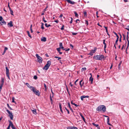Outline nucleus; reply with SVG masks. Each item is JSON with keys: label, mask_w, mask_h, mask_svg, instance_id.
I'll list each match as a JSON object with an SVG mask.
<instances>
[{"label": "nucleus", "mask_w": 129, "mask_h": 129, "mask_svg": "<svg viewBox=\"0 0 129 129\" xmlns=\"http://www.w3.org/2000/svg\"><path fill=\"white\" fill-rule=\"evenodd\" d=\"M96 110L98 111H101L102 110L103 112H105L106 111V108L104 105L100 106L96 108Z\"/></svg>", "instance_id": "nucleus-1"}, {"label": "nucleus", "mask_w": 129, "mask_h": 129, "mask_svg": "<svg viewBox=\"0 0 129 129\" xmlns=\"http://www.w3.org/2000/svg\"><path fill=\"white\" fill-rule=\"evenodd\" d=\"M104 57V56L103 55H97L94 56L93 57V58L94 59L96 60H101Z\"/></svg>", "instance_id": "nucleus-2"}, {"label": "nucleus", "mask_w": 129, "mask_h": 129, "mask_svg": "<svg viewBox=\"0 0 129 129\" xmlns=\"http://www.w3.org/2000/svg\"><path fill=\"white\" fill-rule=\"evenodd\" d=\"M51 63V61L49 60L47 61V63L44 67L43 68V70H47L49 68V67L50 66Z\"/></svg>", "instance_id": "nucleus-3"}, {"label": "nucleus", "mask_w": 129, "mask_h": 129, "mask_svg": "<svg viewBox=\"0 0 129 129\" xmlns=\"http://www.w3.org/2000/svg\"><path fill=\"white\" fill-rule=\"evenodd\" d=\"M31 90L33 91L34 93L36 95L39 96L40 95V92L38 90H36L35 89L34 87Z\"/></svg>", "instance_id": "nucleus-4"}, {"label": "nucleus", "mask_w": 129, "mask_h": 129, "mask_svg": "<svg viewBox=\"0 0 129 129\" xmlns=\"http://www.w3.org/2000/svg\"><path fill=\"white\" fill-rule=\"evenodd\" d=\"M36 56L37 58L38 62L40 63H42L43 61V59L42 58L40 57L38 54H36Z\"/></svg>", "instance_id": "nucleus-5"}, {"label": "nucleus", "mask_w": 129, "mask_h": 129, "mask_svg": "<svg viewBox=\"0 0 129 129\" xmlns=\"http://www.w3.org/2000/svg\"><path fill=\"white\" fill-rule=\"evenodd\" d=\"M6 111L9 114V116L10 117V119L12 120L13 119V115L12 114V113L8 109L6 110Z\"/></svg>", "instance_id": "nucleus-6"}, {"label": "nucleus", "mask_w": 129, "mask_h": 129, "mask_svg": "<svg viewBox=\"0 0 129 129\" xmlns=\"http://www.w3.org/2000/svg\"><path fill=\"white\" fill-rule=\"evenodd\" d=\"M96 48L95 47L94 48V50H92L90 51V52L88 54V55H90L91 56H92L93 54L96 51Z\"/></svg>", "instance_id": "nucleus-7"}, {"label": "nucleus", "mask_w": 129, "mask_h": 129, "mask_svg": "<svg viewBox=\"0 0 129 129\" xmlns=\"http://www.w3.org/2000/svg\"><path fill=\"white\" fill-rule=\"evenodd\" d=\"M6 74L8 78V79L9 80H10V78L9 76V70L8 69L7 67H6Z\"/></svg>", "instance_id": "nucleus-8"}, {"label": "nucleus", "mask_w": 129, "mask_h": 129, "mask_svg": "<svg viewBox=\"0 0 129 129\" xmlns=\"http://www.w3.org/2000/svg\"><path fill=\"white\" fill-rule=\"evenodd\" d=\"M66 1L68 2V3L72 4L73 5L74 4H75V3L73 1H71V0H66Z\"/></svg>", "instance_id": "nucleus-9"}, {"label": "nucleus", "mask_w": 129, "mask_h": 129, "mask_svg": "<svg viewBox=\"0 0 129 129\" xmlns=\"http://www.w3.org/2000/svg\"><path fill=\"white\" fill-rule=\"evenodd\" d=\"M67 129H78L76 127L74 126H69L67 128Z\"/></svg>", "instance_id": "nucleus-10"}, {"label": "nucleus", "mask_w": 129, "mask_h": 129, "mask_svg": "<svg viewBox=\"0 0 129 129\" xmlns=\"http://www.w3.org/2000/svg\"><path fill=\"white\" fill-rule=\"evenodd\" d=\"M41 41H42L45 42L46 41V38L44 37H42L41 39Z\"/></svg>", "instance_id": "nucleus-11"}, {"label": "nucleus", "mask_w": 129, "mask_h": 129, "mask_svg": "<svg viewBox=\"0 0 129 129\" xmlns=\"http://www.w3.org/2000/svg\"><path fill=\"white\" fill-rule=\"evenodd\" d=\"M26 84L27 85V87L31 89H32L34 87H33L32 86H30L29 85V83H26Z\"/></svg>", "instance_id": "nucleus-12"}, {"label": "nucleus", "mask_w": 129, "mask_h": 129, "mask_svg": "<svg viewBox=\"0 0 129 129\" xmlns=\"http://www.w3.org/2000/svg\"><path fill=\"white\" fill-rule=\"evenodd\" d=\"M128 38H129L128 36H127L126 39L127 40L128 43H127V47L126 48V49H127V48H128V46H129V41L128 40ZM126 50H127V49H126Z\"/></svg>", "instance_id": "nucleus-13"}, {"label": "nucleus", "mask_w": 129, "mask_h": 129, "mask_svg": "<svg viewBox=\"0 0 129 129\" xmlns=\"http://www.w3.org/2000/svg\"><path fill=\"white\" fill-rule=\"evenodd\" d=\"M59 107L60 109V111L62 113H63V112L62 110V109L61 105V104L60 103H59Z\"/></svg>", "instance_id": "nucleus-14"}, {"label": "nucleus", "mask_w": 129, "mask_h": 129, "mask_svg": "<svg viewBox=\"0 0 129 129\" xmlns=\"http://www.w3.org/2000/svg\"><path fill=\"white\" fill-rule=\"evenodd\" d=\"M8 25H9L10 27H11L13 26L12 24V21H10L9 23H8Z\"/></svg>", "instance_id": "nucleus-15"}, {"label": "nucleus", "mask_w": 129, "mask_h": 129, "mask_svg": "<svg viewBox=\"0 0 129 129\" xmlns=\"http://www.w3.org/2000/svg\"><path fill=\"white\" fill-rule=\"evenodd\" d=\"M9 10L10 12V13L11 15H13V12L10 7H9Z\"/></svg>", "instance_id": "nucleus-16"}, {"label": "nucleus", "mask_w": 129, "mask_h": 129, "mask_svg": "<svg viewBox=\"0 0 129 129\" xmlns=\"http://www.w3.org/2000/svg\"><path fill=\"white\" fill-rule=\"evenodd\" d=\"M79 114L80 116L82 118L83 120L84 121H85V119L84 118V117H83V116L82 115V114L80 113H79Z\"/></svg>", "instance_id": "nucleus-17"}, {"label": "nucleus", "mask_w": 129, "mask_h": 129, "mask_svg": "<svg viewBox=\"0 0 129 129\" xmlns=\"http://www.w3.org/2000/svg\"><path fill=\"white\" fill-rule=\"evenodd\" d=\"M31 110L34 114H37L36 110V109H35L34 110Z\"/></svg>", "instance_id": "nucleus-18"}, {"label": "nucleus", "mask_w": 129, "mask_h": 129, "mask_svg": "<svg viewBox=\"0 0 129 129\" xmlns=\"http://www.w3.org/2000/svg\"><path fill=\"white\" fill-rule=\"evenodd\" d=\"M93 78L92 77V76H91L89 78V80L91 82V83L92 84V82L93 81Z\"/></svg>", "instance_id": "nucleus-19"}, {"label": "nucleus", "mask_w": 129, "mask_h": 129, "mask_svg": "<svg viewBox=\"0 0 129 129\" xmlns=\"http://www.w3.org/2000/svg\"><path fill=\"white\" fill-rule=\"evenodd\" d=\"M27 34L28 36L30 38H32V37L31 36L30 34V33H29V31H27Z\"/></svg>", "instance_id": "nucleus-20"}, {"label": "nucleus", "mask_w": 129, "mask_h": 129, "mask_svg": "<svg viewBox=\"0 0 129 129\" xmlns=\"http://www.w3.org/2000/svg\"><path fill=\"white\" fill-rule=\"evenodd\" d=\"M50 100L51 103L52 104H53V102L52 99V98L51 94H50Z\"/></svg>", "instance_id": "nucleus-21"}, {"label": "nucleus", "mask_w": 129, "mask_h": 129, "mask_svg": "<svg viewBox=\"0 0 129 129\" xmlns=\"http://www.w3.org/2000/svg\"><path fill=\"white\" fill-rule=\"evenodd\" d=\"M1 84L3 85L4 83V79L3 78L1 79Z\"/></svg>", "instance_id": "nucleus-22"}, {"label": "nucleus", "mask_w": 129, "mask_h": 129, "mask_svg": "<svg viewBox=\"0 0 129 129\" xmlns=\"http://www.w3.org/2000/svg\"><path fill=\"white\" fill-rule=\"evenodd\" d=\"M109 118H107V123L108 124L110 125H111V124L109 123Z\"/></svg>", "instance_id": "nucleus-23"}, {"label": "nucleus", "mask_w": 129, "mask_h": 129, "mask_svg": "<svg viewBox=\"0 0 129 129\" xmlns=\"http://www.w3.org/2000/svg\"><path fill=\"white\" fill-rule=\"evenodd\" d=\"M92 124L94 126H95L96 127H98V126H99V125L95 124L94 122L92 123Z\"/></svg>", "instance_id": "nucleus-24"}, {"label": "nucleus", "mask_w": 129, "mask_h": 129, "mask_svg": "<svg viewBox=\"0 0 129 129\" xmlns=\"http://www.w3.org/2000/svg\"><path fill=\"white\" fill-rule=\"evenodd\" d=\"M7 106L9 109L10 110H13V109H12L10 107V106L8 104H7Z\"/></svg>", "instance_id": "nucleus-25"}, {"label": "nucleus", "mask_w": 129, "mask_h": 129, "mask_svg": "<svg viewBox=\"0 0 129 129\" xmlns=\"http://www.w3.org/2000/svg\"><path fill=\"white\" fill-rule=\"evenodd\" d=\"M74 14H75V16L76 17H78V14L76 12L74 11Z\"/></svg>", "instance_id": "nucleus-26"}, {"label": "nucleus", "mask_w": 129, "mask_h": 129, "mask_svg": "<svg viewBox=\"0 0 129 129\" xmlns=\"http://www.w3.org/2000/svg\"><path fill=\"white\" fill-rule=\"evenodd\" d=\"M44 87L45 88L44 90L45 91H46L47 90V86H46V84L45 83H44Z\"/></svg>", "instance_id": "nucleus-27"}, {"label": "nucleus", "mask_w": 129, "mask_h": 129, "mask_svg": "<svg viewBox=\"0 0 129 129\" xmlns=\"http://www.w3.org/2000/svg\"><path fill=\"white\" fill-rule=\"evenodd\" d=\"M11 127L12 129H17V128L15 127L14 126L13 124H12V125H11Z\"/></svg>", "instance_id": "nucleus-28"}, {"label": "nucleus", "mask_w": 129, "mask_h": 129, "mask_svg": "<svg viewBox=\"0 0 129 129\" xmlns=\"http://www.w3.org/2000/svg\"><path fill=\"white\" fill-rule=\"evenodd\" d=\"M1 22L2 24L5 25L6 24V22L4 20L1 21Z\"/></svg>", "instance_id": "nucleus-29"}, {"label": "nucleus", "mask_w": 129, "mask_h": 129, "mask_svg": "<svg viewBox=\"0 0 129 129\" xmlns=\"http://www.w3.org/2000/svg\"><path fill=\"white\" fill-rule=\"evenodd\" d=\"M85 95H82L81 96V100L83 101V99L85 98Z\"/></svg>", "instance_id": "nucleus-30"}, {"label": "nucleus", "mask_w": 129, "mask_h": 129, "mask_svg": "<svg viewBox=\"0 0 129 129\" xmlns=\"http://www.w3.org/2000/svg\"><path fill=\"white\" fill-rule=\"evenodd\" d=\"M71 103L72 104V105H74L76 107H77L78 106L76 104H75V103H73L72 102V101L71 102Z\"/></svg>", "instance_id": "nucleus-31"}, {"label": "nucleus", "mask_w": 129, "mask_h": 129, "mask_svg": "<svg viewBox=\"0 0 129 129\" xmlns=\"http://www.w3.org/2000/svg\"><path fill=\"white\" fill-rule=\"evenodd\" d=\"M45 26L46 27H48L51 26V25L50 24H49L48 25H47V23H45Z\"/></svg>", "instance_id": "nucleus-32"}, {"label": "nucleus", "mask_w": 129, "mask_h": 129, "mask_svg": "<svg viewBox=\"0 0 129 129\" xmlns=\"http://www.w3.org/2000/svg\"><path fill=\"white\" fill-rule=\"evenodd\" d=\"M41 23L42 25H41V28L43 29H44V27L43 26L44 24L43 23Z\"/></svg>", "instance_id": "nucleus-33"}, {"label": "nucleus", "mask_w": 129, "mask_h": 129, "mask_svg": "<svg viewBox=\"0 0 129 129\" xmlns=\"http://www.w3.org/2000/svg\"><path fill=\"white\" fill-rule=\"evenodd\" d=\"M14 99L15 98L14 97H13L12 98V103H15L16 104V102L14 101Z\"/></svg>", "instance_id": "nucleus-34"}, {"label": "nucleus", "mask_w": 129, "mask_h": 129, "mask_svg": "<svg viewBox=\"0 0 129 129\" xmlns=\"http://www.w3.org/2000/svg\"><path fill=\"white\" fill-rule=\"evenodd\" d=\"M85 24H86V26H88V21L87 20H85Z\"/></svg>", "instance_id": "nucleus-35"}, {"label": "nucleus", "mask_w": 129, "mask_h": 129, "mask_svg": "<svg viewBox=\"0 0 129 129\" xmlns=\"http://www.w3.org/2000/svg\"><path fill=\"white\" fill-rule=\"evenodd\" d=\"M83 81V80L82 79V80H81L80 82H79V84L80 86V87H82V84H81V82H82V81Z\"/></svg>", "instance_id": "nucleus-36"}, {"label": "nucleus", "mask_w": 129, "mask_h": 129, "mask_svg": "<svg viewBox=\"0 0 129 129\" xmlns=\"http://www.w3.org/2000/svg\"><path fill=\"white\" fill-rule=\"evenodd\" d=\"M59 48H60L63 46H62V43H59Z\"/></svg>", "instance_id": "nucleus-37"}, {"label": "nucleus", "mask_w": 129, "mask_h": 129, "mask_svg": "<svg viewBox=\"0 0 129 129\" xmlns=\"http://www.w3.org/2000/svg\"><path fill=\"white\" fill-rule=\"evenodd\" d=\"M60 48H56V49L58 52H59L60 51Z\"/></svg>", "instance_id": "nucleus-38"}, {"label": "nucleus", "mask_w": 129, "mask_h": 129, "mask_svg": "<svg viewBox=\"0 0 129 129\" xmlns=\"http://www.w3.org/2000/svg\"><path fill=\"white\" fill-rule=\"evenodd\" d=\"M9 125H12V124H13L12 123L11 121L10 120H9Z\"/></svg>", "instance_id": "nucleus-39"}, {"label": "nucleus", "mask_w": 129, "mask_h": 129, "mask_svg": "<svg viewBox=\"0 0 129 129\" xmlns=\"http://www.w3.org/2000/svg\"><path fill=\"white\" fill-rule=\"evenodd\" d=\"M72 34L73 35H76L77 34V33H74L73 32H71Z\"/></svg>", "instance_id": "nucleus-40"}, {"label": "nucleus", "mask_w": 129, "mask_h": 129, "mask_svg": "<svg viewBox=\"0 0 129 129\" xmlns=\"http://www.w3.org/2000/svg\"><path fill=\"white\" fill-rule=\"evenodd\" d=\"M37 77L35 75L34 76V78L35 80L37 79Z\"/></svg>", "instance_id": "nucleus-41"}, {"label": "nucleus", "mask_w": 129, "mask_h": 129, "mask_svg": "<svg viewBox=\"0 0 129 129\" xmlns=\"http://www.w3.org/2000/svg\"><path fill=\"white\" fill-rule=\"evenodd\" d=\"M64 25H63L62 26V27L61 28V30H63L64 29Z\"/></svg>", "instance_id": "nucleus-42"}, {"label": "nucleus", "mask_w": 129, "mask_h": 129, "mask_svg": "<svg viewBox=\"0 0 129 129\" xmlns=\"http://www.w3.org/2000/svg\"><path fill=\"white\" fill-rule=\"evenodd\" d=\"M54 58H58V60L61 58V57L57 56H55Z\"/></svg>", "instance_id": "nucleus-43"}, {"label": "nucleus", "mask_w": 129, "mask_h": 129, "mask_svg": "<svg viewBox=\"0 0 129 129\" xmlns=\"http://www.w3.org/2000/svg\"><path fill=\"white\" fill-rule=\"evenodd\" d=\"M103 43L104 45H106V44L105 43V39H104L103 40Z\"/></svg>", "instance_id": "nucleus-44"}, {"label": "nucleus", "mask_w": 129, "mask_h": 129, "mask_svg": "<svg viewBox=\"0 0 129 129\" xmlns=\"http://www.w3.org/2000/svg\"><path fill=\"white\" fill-rule=\"evenodd\" d=\"M65 109L68 112V114H69L70 113L68 109L66 107H65Z\"/></svg>", "instance_id": "nucleus-45"}, {"label": "nucleus", "mask_w": 129, "mask_h": 129, "mask_svg": "<svg viewBox=\"0 0 129 129\" xmlns=\"http://www.w3.org/2000/svg\"><path fill=\"white\" fill-rule=\"evenodd\" d=\"M83 14L85 16H87V13L86 12L84 11L83 12Z\"/></svg>", "instance_id": "nucleus-46"}, {"label": "nucleus", "mask_w": 129, "mask_h": 129, "mask_svg": "<svg viewBox=\"0 0 129 129\" xmlns=\"http://www.w3.org/2000/svg\"><path fill=\"white\" fill-rule=\"evenodd\" d=\"M51 92H52V97H53V96H54V93L53 92V91H52V89H51Z\"/></svg>", "instance_id": "nucleus-47"}, {"label": "nucleus", "mask_w": 129, "mask_h": 129, "mask_svg": "<svg viewBox=\"0 0 129 129\" xmlns=\"http://www.w3.org/2000/svg\"><path fill=\"white\" fill-rule=\"evenodd\" d=\"M86 70V68H82V71H85Z\"/></svg>", "instance_id": "nucleus-48"}, {"label": "nucleus", "mask_w": 129, "mask_h": 129, "mask_svg": "<svg viewBox=\"0 0 129 129\" xmlns=\"http://www.w3.org/2000/svg\"><path fill=\"white\" fill-rule=\"evenodd\" d=\"M43 21H44V22H47L46 20H45V18L44 17H43Z\"/></svg>", "instance_id": "nucleus-49"}, {"label": "nucleus", "mask_w": 129, "mask_h": 129, "mask_svg": "<svg viewBox=\"0 0 129 129\" xmlns=\"http://www.w3.org/2000/svg\"><path fill=\"white\" fill-rule=\"evenodd\" d=\"M118 40H119V39H116V41H115V44L117 45V42L118 41Z\"/></svg>", "instance_id": "nucleus-50"}, {"label": "nucleus", "mask_w": 129, "mask_h": 129, "mask_svg": "<svg viewBox=\"0 0 129 129\" xmlns=\"http://www.w3.org/2000/svg\"><path fill=\"white\" fill-rule=\"evenodd\" d=\"M71 20L70 22V23L71 24L72 23L73 19L72 17H71Z\"/></svg>", "instance_id": "nucleus-51"}, {"label": "nucleus", "mask_w": 129, "mask_h": 129, "mask_svg": "<svg viewBox=\"0 0 129 129\" xmlns=\"http://www.w3.org/2000/svg\"><path fill=\"white\" fill-rule=\"evenodd\" d=\"M126 29H127L129 31V26H127V28Z\"/></svg>", "instance_id": "nucleus-52"}, {"label": "nucleus", "mask_w": 129, "mask_h": 129, "mask_svg": "<svg viewBox=\"0 0 129 129\" xmlns=\"http://www.w3.org/2000/svg\"><path fill=\"white\" fill-rule=\"evenodd\" d=\"M70 47H72L71 49H72L73 47V46L71 44H70Z\"/></svg>", "instance_id": "nucleus-53"}, {"label": "nucleus", "mask_w": 129, "mask_h": 129, "mask_svg": "<svg viewBox=\"0 0 129 129\" xmlns=\"http://www.w3.org/2000/svg\"><path fill=\"white\" fill-rule=\"evenodd\" d=\"M60 49H62L63 50H65L66 49H64L63 47L62 46L60 48Z\"/></svg>", "instance_id": "nucleus-54"}, {"label": "nucleus", "mask_w": 129, "mask_h": 129, "mask_svg": "<svg viewBox=\"0 0 129 129\" xmlns=\"http://www.w3.org/2000/svg\"><path fill=\"white\" fill-rule=\"evenodd\" d=\"M3 85H2V84H1L0 86V89H2V88Z\"/></svg>", "instance_id": "nucleus-55"}, {"label": "nucleus", "mask_w": 129, "mask_h": 129, "mask_svg": "<svg viewBox=\"0 0 129 129\" xmlns=\"http://www.w3.org/2000/svg\"><path fill=\"white\" fill-rule=\"evenodd\" d=\"M3 18L2 16H0V21L3 20Z\"/></svg>", "instance_id": "nucleus-56"}, {"label": "nucleus", "mask_w": 129, "mask_h": 129, "mask_svg": "<svg viewBox=\"0 0 129 129\" xmlns=\"http://www.w3.org/2000/svg\"><path fill=\"white\" fill-rule=\"evenodd\" d=\"M78 79L77 80L74 82V84L76 85H77V84L76 83H77V81L78 80Z\"/></svg>", "instance_id": "nucleus-57"}, {"label": "nucleus", "mask_w": 129, "mask_h": 129, "mask_svg": "<svg viewBox=\"0 0 129 129\" xmlns=\"http://www.w3.org/2000/svg\"><path fill=\"white\" fill-rule=\"evenodd\" d=\"M8 49V48L7 47H5L4 49V50L5 51H6V50H7Z\"/></svg>", "instance_id": "nucleus-58"}, {"label": "nucleus", "mask_w": 129, "mask_h": 129, "mask_svg": "<svg viewBox=\"0 0 129 129\" xmlns=\"http://www.w3.org/2000/svg\"><path fill=\"white\" fill-rule=\"evenodd\" d=\"M68 106L69 107V108H71V106H70V102H69L68 103Z\"/></svg>", "instance_id": "nucleus-59"}, {"label": "nucleus", "mask_w": 129, "mask_h": 129, "mask_svg": "<svg viewBox=\"0 0 129 129\" xmlns=\"http://www.w3.org/2000/svg\"><path fill=\"white\" fill-rule=\"evenodd\" d=\"M10 126H11V125H9L7 129H9Z\"/></svg>", "instance_id": "nucleus-60"}, {"label": "nucleus", "mask_w": 129, "mask_h": 129, "mask_svg": "<svg viewBox=\"0 0 129 129\" xmlns=\"http://www.w3.org/2000/svg\"><path fill=\"white\" fill-rule=\"evenodd\" d=\"M123 40H124L125 39V36L124 34H123Z\"/></svg>", "instance_id": "nucleus-61"}, {"label": "nucleus", "mask_w": 129, "mask_h": 129, "mask_svg": "<svg viewBox=\"0 0 129 129\" xmlns=\"http://www.w3.org/2000/svg\"><path fill=\"white\" fill-rule=\"evenodd\" d=\"M54 22L57 23H58V22H59V21L58 20H55L54 21Z\"/></svg>", "instance_id": "nucleus-62"}, {"label": "nucleus", "mask_w": 129, "mask_h": 129, "mask_svg": "<svg viewBox=\"0 0 129 129\" xmlns=\"http://www.w3.org/2000/svg\"><path fill=\"white\" fill-rule=\"evenodd\" d=\"M70 50V49L69 48H68L67 49H66L65 50V51H69Z\"/></svg>", "instance_id": "nucleus-63"}, {"label": "nucleus", "mask_w": 129, "mask_h": 129, "mask_svg": "<svg viewBox=\"0 0 129 129\" xmlns=\"http://www.w3.org/2000/svg\"><path fill=\"white\" fill-rule=\"evenodd\" d=\"M45 56L46 57H49V56L47 54H45Z\"/></svg>", "instance_id": "nucleus-64"}]
</instances>
